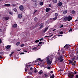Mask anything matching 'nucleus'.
Here are the masks:
<instances>
[{
    "mask_svg": "<svg viewBox=\"0 0 78 78\" xmlns=\"http://www.w3.org/2000/svg\"><path fill=\"white\" fill-rule=\"evenodd\" d=\"M75 59H70L69 60V64H71L72 66H75V64L76 63V62L75 61Z\"/></svg>",
    "mask_w": 78,
    "mask_h": 78,
    "instance_id": "1",
    "label": "nucleus"
},
{
    "mask_svg": "<svg viewBox=\"0 0 78 78\" xmlns=\"http://www.w3.org/2000/svg\"><path fill=\"white\" fill-rule=\"evenodd\" d=\"M52 61H53V60H52V59H47L46 60V62L47 63V64H48V65H50V64H51V63H52Z\"/></svg>",
    "mask_w": 78,
    "mask_h": 78,
    "instance_id": "2",
    "label": "nucleus"
},
{
    "mask_svg": "<svg viewBox=\"0 0 78 78\" xmlns=\"http://www.w3.org/2000/svg\"><path fill=\"white\" fill-rule=\"evenodd\" d=\"M44 61V59L41 60V59H37L35 61V62H38V65H40L41 63Z\"/></svg>",
    "mask_w": 78,
    "mask_h": 78,
    "instance_id": "3",
    "label": "nucleus"
},
{
    "mask_svg": "<svg viewBox=\"0 0 78 78\" xmlns=\"http://www.w3.org/2000/svg\"><path fill=\"white\" fill-rule=\"evenodd\" d=\"M64 61V59H56L55 61V62H61Z\"/></svg>",
    "mask_w": 78,
    "mask_h": 78,
    "instance_id": "4",
    "label": "nucleus"
},
{
    "mask_svg": "<svg viewBox=\"0 0 78 78\" xmlns=\"http://www.w3.org/2000/svg\"><path fill=\"white\" fill-rule=\"evenodd\" d=\"M68 76L69 78H73V77H74V74H70V73L69 74H68Z\"/></svg>",
    "mask_w": 78,
    "mask_h": 78,
    "instance_id": "5",
    "label": "nucleus"
},
{
    "mask_svg": "<svg viewBox=\"0 0 78 78\" xmlns=\"http://www.w3.org/2000/svg\"><path fill=\"white\" fill-rule=\"evenodd\" d=\"M40 27L39 28L40 29L41 28H43L44 27V23H41L40 25Z\"/></svg>",
    "mask_w": 78,
    "mask_h": 78,
    "instance_id": "6",
    "label": "nucleus"
},
{
    "mask_svg": "<svg viewBox=\"0 0 78 78\" xmlns=\"http://www.w3.org/2000/svg\"><path fill=\"white\" fill-rule=\"evenodd\" d=\"M67 18L68 19V21H70V20L72 19V18L70 16H69L68 17H67Z\"/></svg>",
    "mask_w": 78,
    "mask_h": 78,
    "instance_id": "7",
    "label": "nucleus"
},
{
    "mask_svg": "<svg viewBox=\"0 0 78 78\" xmlns=\"http://www.w3.org/2000/svg\"><path fill=\"white\" fill-rule=\"evenodd\" d=\"M20 9L21 11H23V6L22 5H20Z\"/></svg>",
    "mask_w": 78,
    "mask_h": 78,
    "instance_id": "8",
    "label": "nucleus"
},
{
    "mask_svg": "<svg viewBox=\"0 0 78 78\" xmlns=\"http://www.w3.org/2000/svg\"><path fill=\"white\" fill-rule=\"evenodd\" d=\"M51 9L50 8H46V11L47 12H48L49 11H50Z\"/></svg>",
    "mask_w": 78,
    "mask_h": 78,
    "instance_id": "9",
    "label": "nucleus"
},
{
    "mask_svg": "<svg viewBox=\"0 0 78 78\" xmlns=\"http://www.w3.org/2000/svg\"><path fill=\"white\" fill-rule=\"evenodd\" d=\"M49 74H50V78H55V75H54V74H52L51 76V74L49 73Z\"/></svg>",
    "mask_w": 78,
    "mask_h": 78,
    "instance_id": "10",
    "label": "nucleus"
},
{
    "mask_svg": "<svg viewBox=\"0 0 78 78\" xmlns=\"http://www.w3.org/2000/svg\"><path fill=\"white\" fill-rule=\"evenodd\" d=\"M44 73V71H43L41 70L40 72H38V73L40 74V75H41L42 74Z\"/></svg>",
    "mask_w": 78,
    "mask_h": 78,
    "instance_id": "11",
    "label": "nucleus"
},
{
    "mask_svg": "<svg viewBox=\"0 0 78 78\" xmlns=\"http://www.w3.org/2000/svg\"><path fill=\"white\" fill-rule=\"evenodd\" d=\"M48 27H45L43 31L44 33H45L46 31L47 30H48Z\"/></svg>",
    "mask_w": 78,
    "mask_h": 78,
    "instance_id": "12",
    "label": "nucleus"
},
{
    "mask_svg": "<svg viewBox=\"0 0 78 78\" xmlns=\"http://www.w3.org/2000/svg\"><path fill=\"white\" fill-rule=\"evenodd\" d=\"M64 55H61L59 56V58H58L57 59H62V58H64Z\"/></svg>",
    "mask_w": 78,
    "mask_h": 78,
    "instance_id": "13",
    "label": "nucleus"
},
{
    "mask_svg": "<svg viewBox=\"0 0 78 78\" xmlns=\"http://www.w3.org/2000/svg\"><path fill=\"white\" fill-rule=\"evenodd\" d=\"M22 15L20 14H19L18 15V17H19V18H20V19L21 18H22Z\"/></svg>",
    "mask_w": 78,
    "mask_h": 78,
    "instance_id": "14",
    "label": "nucleus"
},
{
    "mask_svg": "<svg viewBox=\"0 0 78 78\" xmlns=\"http://www.w3.org/2000/svg\"><path fill=\"white\" fill-rule=\"evenodd\" d=\"M6 47V48H7V49H9V48H11V45H7Z\"/></svg>",
    "mask_w": 78,
    "mask_h": 78,
    "instance_id": "15",
    "label": "nucleus"
},
{
    "mask_svg": "<svg viewBox=\"0 0 78 78\" xmlns=\"http://www.w3.org/2000/svg\"><path fill=\"white\" fill-rule=\"evenodd\" d=\"M58 4L59 6H61L62 5V3L61 2H60Z\"/></svg>",
    "mask_w": 78,
    "mask_h": 78,
    "instance_id": "16",
    "label": "nucleus"
},
{
    "mask_svg": "<svg viewBox=\"0 0 78 78\" xmlns=\"http://www.w3.org/2000/svg\"><path fill=\"white\" fill-rule=\"evenodd\" d=\"M13 27H14L15 28H17V24H15L12 26Z\"/></svg>",
    "mask_w": 78,
    "mask_h": 78,
    "instance_id": "17",
    "label": "nucleus"
},
{
    "mask_svg": "<svg viewBox=\"0 0 78 78\" xmlns=\"http://www.w3.org/2000/svg\"><path fill=\"white\" fill-rule=\"evenodd\" d=\"M5 20H9V17H6L5 18Z\"/></svg>",
    "mask_w": 78,
    "mask_h": 78,
    "instance_id": "18",
    "label": "nucleus"
},
{
    "mask_svg": "<svg viewBox=\"0 0 78 78\" xmlns=\"http://www.w3.org/2000/svg\"><path fill=\"white\" fill-rule=\"evenodd\" d=\"M34 28H35V27L34 26H33V27H30L29 28V29L30 30H33V29H34Z\"/></svg>",
    "mask_w": 78,
    "mask_h": 78,
    "instance_id": "19",
    "label": "nucleus"
},
{
    "mask_svg": "<svg viewBox=\"0 0 78 78\" xmlns=\"http://www.w3.org/2000/svg\"><path fill=\"white\" fill-rule=\"evenodd\" d=\"M65 47H66V49H68V48H69V47L68 46V45H67V44L64 47V48Z\"/></svg>",
    "mask_w": 78,
    "mask_h": 78,
    "instance_id": "20",
    "label": "nucleus"
},
{
    "mask_svg": "<svg viewBox=\"0 0 78 78\" xmlns=\"http://www.w3.org/2000/svg\"><path fill=\"white\" fill-rule=\"evenodd\" d=\"M4 6H10V4H5Z\"/></svg>",
    "mask_w": 78,
    "mask_h": 78,
    "instance_id": "21",
    "label": "nucleus"
},
{
    "mask_svg": "<svg viewBox=\"0 0 78 78\" xmlns=\"http://www.w3.org/2000/svg\"><path fill=\"white\" fill-rule=\"evenodd\" d=\"M20 42H17L16 44V45H17V46H18V45H19L20 44Z\"/></svg>",
    "mask_w": 78,
    "mask_h": 78,
    "instance_id": "22",
    "label": "nucleus"
},
{
    "mask_svg": "<svg viewBox=\"0 0 78 78\" xmlns=\"http://www.w3.org/2000/svg\"><path fill=\"white\" fill-rule=\"evenodd\" d=\"M64 20H65V21H66L67 20H68V19L67 18V17H66L64 19Z\"/></svg>",
    "mask_w": 78,
    "mask_h": 78,
    "instance_id": "23",
    "label": "nucleus"
},
{
    "mask_svg": "<svg viewBox=\"0 0 78 78\" xmlns=\"http://www.w3.org/2000/svg\"><path fill=\"white\" fill-rule=\"evenodd\" d=\"M37 47H35L32 48V50H37Z\"/></svg>",
    "mask_w": 78,
    "mask_h": 78,
    "instance_id": "24",
    "label": "nucleus"
},
{
    "mask_svg": "<svg viewBox=\"0 0 78 78\" xmlns=\"http://www.w3.org/2000/svg\"><path fill=\"white\" fill-rule=\"evenodd\" d=\"M43 4H44V3L42 2H41L40 3V5H41V6H42V5H43Z\"/></svg>",
    "mask_w": 78,
    "mask_h": 78,
    "instance_id": "25",
    "label": "nucleus"
},
{
    "mask_svg": "<svg viewBox=\"0 0 78 78\" xmlns=\"http://www.w3.org/2000/svg\"><path fill=\"white\" fill-rule=\"evenodd\" d=\"M58 13H55V17H58Z\"/></svg>",
    "mask_w": 78,
    "mask_h": 78,
    "instance_id": "26",
    "label": "nucleus"
},
{
    "mask_svg": "<svg viewBox=\"0 0 78 78\" xmlns=\"http://www.w3.org/2000/svg\"><path fill=\"white\" fill-rule=\"evenodd\" d=\"M34 20L35 22H37V18L36 17L34 19Z\"/></svg>",
    "mask_w": 78,
    "mask_h": 78,
    "instance_id": "27",
    "label": "nucleus"
},
{
    "mask_svg": "<svg viewBox=\"0 0 78 78\" xmlns=\"http://www.w3.org/2000/svg\"><path fill=\"white\" fill-rule=\"evenodd\" d=\"M28 66H29V67H31V65L30 64L29 65H28V66H27L26 65V67H27V68H28Z\"/></svg>",
    "mask_w": 78,
    "mask_h": 78,
    "instance_id": "28",
    "label": "nucleus"
},
{
    "mask_svg": "<svg viewBox=\"0 0 78 78\" xmlns=\"http://www.w3.org/2000/svg\"><path fill=\"white\" fill-rule=\"evenodd\" d=\"M28 73H29L30 75H31L33 74V73L31 72H28Z\"/></svg>",
    "mask_w": 78,
    "mask_h": 78,
    "instance_id": "29",
    "label": "nucleus"
},
{
    "mask_svg": "<svg viewBox=\"0 0 78 78\" xmlns=\"http://www.w3.org/2000/svg\"><path fill=\"white\" fill-rule=\"evenodd\" d=\"M51 58L50 56H48V57H46V59H50Z\"/></svg>",
    "mask_w": 78,
    "mask_h": 78,
    "instance_id": "30",
    "label": "nucleus"
},
{
    "mask_svg": "<svg viewBox=\"0 0 78 78\" xmlns=\"http://www.w3.org/2000/svg\"><path fill=\"white\" fill-rule=\"evenodd\" d=\"M67 12V10L63 12V13L64 14H66Z\"/></svg>",
    "mask_w": 78,
    "mask_h": 78,
    "instance_id": "31",
    "label": "nucleus"
},
{
    "mask_svg": "<svg viewBox=\"0 0 78 78\" xmlns=\"http://www.w3.org/2000/svg\"><path fill=\"white\" fill-rule=\"evenodd\" d=\"M39 42V40H36L35 41V42H36V43H37V42Z\"/></svg>",
    "mask_w": 78,
    "mask_h": 78,
    "instance_id": "32",
    "label": "nucleus"
},
{
    "mask_svg": "<svg viewBox=\"0 0 78 78\" xmlns=\"http://www.w3.org/2000/svg\"><path fill=\"white\" fill-rule=\"evenodd\" d=\"M57 19V17H56L54 18H53V20H56Z\"/></svg>",
    "mask_w": 78,
    "mask_h": 78,
    "instance_id": "33",
    "label": "nucleus"
},
{
    "mask_svg": "<svg viewBox=\"0 0 78 78\" xmlns=\"http://www.w3.org/2000/svg\"><path fill=\"white\" fill-rule=\"evenodd\" d=\"M14 53V51H12L11 54L10 55V56H11Z\"/></svg>",
    "mask_w": 78,
    "mask_h": 78,
    "instance_id": "34",
    "label": "nucleus"
},
{
    "mask_svg": "<svg viewBox=\"0 0 78 78\" xmlns=\"http://www.w3.org/2000/svg\"><path fill=\"white\" fill-rule=\"evenodd\" d=\"M44 75L45 77H46V78H47V77H48V75H47V74H44Z\"/></svg>",
    "mask_w": 78,
    "mask_h": 78,
    "instance_id": "35",
    "label": "nucleus"
},
{
    "mask_svg": "<svg viewBox=\"0 0 78 78\" xmlns=\"http://www.w3.org/2000/svg\"><path fill=\"white\" fill-rule=\"evenodd\" d=\"M59 34H63V32H62V31H60Z\"/></svg>",
    "mask_w": 78,
    "mask_h": 78,
    "instance_id": "36",
    "label": "nucleus"
},
{
    "mask_svg": "<svg viewBox=\"0 0 78 78\" xmlns=\"http://www.w3.org/2000/svg\"><path fill=\"white\" fill-rule=\"evenodd\" d=\"M13 11H15V12H17V9H16V8H14L13 9Z\"/></svg>",
    "mask_w": 78,
    "mask_h": 78,
    "instance_id": "37",
    "label": "nucleus"
},
{
    "mask_svg": "<svg viewBox=\"0 0 78 78\" xmlns=\"http://www.w3.org/2000/svg\"><path fill=\"white\" fill-rule=\"evenodd\" d=\"M72 14H75V11H72Z\"/></svg>",
    "mask_w": 78,
    "mask_h": 78,
    "instance_id": "38",
    "label": "nucleus"
},
{
    "mask_svg": "<svg viewBox=\"0 0 78 78\" xmlns=\"http://www.w3.org/2000/svg\"><path fill=\"white\" fill-rule=\"evenodd\" d=\"M77 72L76 71H74V73H73V75H75V74H76Z\"/></svg>",
    "mask_w": 78,
    "mask_h": 78,
    "instance_id": "39",
    "label": "nucleus"
},
{
    "mask_svg": "<svg viewBox=\"0 0 78 78\" xmlns=\"http://www.w3.org/2000/svg\"><path fill=\"white\" fill-rule=\"evenodd\" d=\"M9 14H11V15H12V14H13V13L12 12H9Z\"/></svg>",
    "mask_w": 78,
    "mask_h": 78,
    "instance_id": "40",
    "label": "nucleus"
},
{
    "mask_svg": "<svg viewBox=\"0 0 78 78\" xmlns=\"http://www.w3.org/2000/svg\"><path fill=\"white\" fill-rule=\"evenodd\" d=\"M75 58L76 59H78V55L75 56L74 59H75Z\"/></svg>",
    "mask_w": 78,
    "mask_h": 78,
    "instance_id": "41",
    "label": "nucleus"
},
{
    "mask_svg": "<svg viewBox=\"0 0 78 78\" xmlns=\"http://www.w3.org/2000/svg\"><path fill=\"white\" fill-rule=\"evenodd\" d=\"M53 2L54 3H56L57 2V0H54Z\"/></svg>",
    "mask_w": 78,
    "mask_h": 78,
    "instance_id": "42",
    "label": "nucleus"
},
{
    "mask_svg": "<svg viewBox=\"0 0 78 78\" xmlns=\"http://www.w3.org/2000/svg\"><path fill=\"white\" fill-rule=\"evenodd\" d=\"M47 69L49 70H50L51 69V68L50 67V66H48L47 67Z\"/></svg>",
    "mask_w": 78,
    "mask_h": 78,
    "instance_id": "43",
    "label": "nucleus"
},
{
    "mask_svg": "<svg viewBox=\"0 0 78 78\" xmlns=\"http://www.w3.org/2000/svg\"><path fill=\"white\" fill-rule=\"evenodd\" d=\"M69 73H70V74H73V72H71L70 73H69L68 74H69Z\"/></svg>",
    "mask_w": 78,
    "mask_h": 78,
    "instance_id": "44",
    "label": "nucleus"
},
{
    "mask_svg": "<svg viewBox=\"0 0 78 78\" xmlns=\"http://www.w3.org/2000/svg\"><path fill=\"white\" fill-rule=\"evenodd\" d=\"M20 46H21V47H24V44H21Z\"/></svg>",
    "mask_w": 78,
    "mask_h": 78,
    "instance_id": "45",
    "label": "nucleus"
},
{
    "mask_svg": "<svg viewBox=\"0 0 78 78\" xmlns=\"http://www.w3.org/2000/svg\"><path fill=\"white\" fill-rule=\"evenodd\" d=\"M27 69H28L27 68H25V72H27V71H28Z\"/></svg>",
    "mask_w": 78,
    "mask_h": 78,
    "instance_id": "46",
    "label": "nucleus"
},
{
    "mask_svg": "<svg viewBox=\"0 0 78 78\" xmlns=\"http://www.w3.org/2000/svg\"><path fill=\"white\" fill-rule=\"evenodd\" d=\"M75 78H78V75H76Z\"/></svg>",
    "mask_w": 78,
    "mask_h": 78,
    "instance_id": "47",
    "label": "nucleus"
},
{
    "mask_svg": "<svg viewBox=\"0 0 78 78\" xmlns=\"http://www.w3.org/2000/svg\"><path fill=\"white\" fill-rule=\"evenodd\" d=\"M64 27V25H62L60 27V28H62V27Z\"/></svg>",
    "mask_w": 78,
    "mask_h": 78,
    "instance_id": "48",
    "label": "nucleus"
},
{
    "mask_svg": "<svg viewBox=\"0 0 78 78\" xmlns=\"http://www.w3.org/2000/svg\"><path fill=\"white\" fill-rule=\"evenodd\" d=\"M34 73H37V71L36 70H35L34 72Z\"/></svg>",
    "mask_w": 78,
    "mask_h": 78,
    "instance_id": "49",
    "label": "nucleus"
},
{
    "mask_svg": "<svg viewBox=\"0 0 78 78\" xmlns=\"http://www.w3.org/2000/svg\"><path fill=\"white\" fill-rule=\"evenodd\" d=\"M24 54H25L24 52H21L20 53V55H24Z\"/></svg>",
    "mask_w": 78,
    "mask_h": 78,
    "instance_id": "50",
    "label": "nucleus"
},
{
    "mask_svg": "<svg viewBox=\"0 0 78 78\" xmlns=\"http://www.w3.org/2000/svg\"><path fill=\"white\" fill-rule=\"evenodd\" d=\"M43 40H44V39L43 38L40 39V41H43Z\"/></svg>",
    "mask_w": 78,
    "mask_h": 78,
    "instance_id": "51",
    "label": "nucleus"
},
{
    "mask_svg": "<svg viewBox=\"0 0 78 78\" xmlns=\"http://www.w3.org/2000/svg\"><path fill=\"white\" fill-rule=\"evenodd\" d=\"M36 12H37V10H35L34 12V13Z\"/></svg>",
    "mask_w": 78,
    "mask_h": 78,
    "instance_id": "52",
    "label": "nucleus"
},
{
    "mask_svg": "<svg viewBox=\"0 0 78 78\" xmlns=\"http://www.w3.org/2000/svg\"><path fill=\"white\" fill-rule=\"evenodd\" d=\"M33 2H36V0H33Z\"/></svg>",
    "mask_w": 78,
    "mask_h": 78,
    "instance_id": "53",
    "label": "nucleus"
},
{
    "mask_svg": "<svg viewBox=\"0 0 78 78\" xmlns=\"http://www.w3.org/2000/svg\"><path fill=\"white\" fill-rule=\"evenodd\" d=\"M51 5H49L48 6V7L49 8H50V7H51Z\"/></svg>",
    "mask_w": 78,
    "mask_h": 78,
    "instance_id": "54",
    "label": "nucleus"
},
{
    "mask_svg": "<svg viewBox=\"0 0 78 78\" xmlns=\"http://www.w3.org/2000/svg\"><path fill=\"white\" fill-rule=\"evenodd\" d=\"M72 31V29H70L69 30V32H70V31Z\"/></svg>",
    "mask_w": 78,
    "mask_h": 78,
    "instance_id": "55",
    "label": "nucleus"
},
{
    "mask_svg": "<svg viewBox=\"0 0 78 78\" xmlns=\"http://www.w3.org/2000/svg\"><path fill=\"white\" fill-rule=\"evenodd\" d=\"M33 69V68L31 67L30 69V70H31Z\"/></svg>",
    "mask_w": 78,
    "mask_h": 78,
    "instance_id": "56",
    "label": "nucleus"
},
{
    "mask_svg": "<svg viewBox=\"0 0 78 78\" xmlns=\"http://www.w3.org/2000/svg\"><path fill=\"white\" fill-rule=\"evenodd\" d=\"M0 44H2V40L0 39Z\"/></svg>",
    "mask_w": 78,
    "mask_h": 78,
    "instance_id": "57",
    "label": "nucleus"
},
{
    "mask_svg": "<svg viewBox=\"0 0 78 78\" xmlns=\"http://www.w3.org/2000/svg\"><path fill=\"white\" fill-rule=\"evenodd\" d=\"M2 29H0V32H2Z\"/></svg>",
    "mask_w": 78,
    "mask_h": 78,
    "instance_id": "58",
    "label": "nucleus"
},
{
    "mask_svg": "<svg viewBox=\"0 0 78 78\" xmlns=\"http://www.w3.org/2000/svg\"><path fill=\"white\" fill-rule=\"evenodd\" d=\"M50 73H53V71H51L50 72Z\"/></svg>",
    "mask_w": 78,
    "mask_h": 78,
    "instance_id": "59",
    "label": "nucleus"
},
{
    "mask_svg": "<svg viewBox=\"0 0 78 78\" xmlns=\"http://www.w3.org/2000/svg\"><path fill=\"white\" fill-rule=\"evenodd\" d=\"M60 71H63V69H60Z\"/></svg>",
    "mask_w": 78,
    "mask_h": 78,
    "instance_id": "60",
    "label": "nucleus"
},
{
    "mask_svg": "<svg viewBox=\"0 0 78 78\" xmlns=\"http://www.w3.org/2000/svg\"><path fill=\"white\" fill-rule=\"evenodd\" d=\"M53 35H54L53 34H52V35H51V36H50V37H51V36H53Z\"/></svg>",
    "mask_w": 78,
    "mask_h": 78,
    "instance_id": "61",
    "label": "nucleus"
},
{
    "mask_svg": "<svg viewBox=\"0 0 78 78\" xmlns=\"http://www.w3.org/2000/svg\"><path fill=\"white\" fill-rule=\"evenodd\" d=\"M42 42H40L39 43V44H42Z\"/></svg>",
    "mask_w": 78,
    "mask_h": 78,
    "instance_id": "62",
    "label": "nucleus"
},
{
    "mask_svg": "<svg viewBox=\"0 0 78 78\" xmlns=\"http://www.w3.org/2000/svg\"><path fill=\"white\" fill-rule=\"evenodd\" d=\"M23 51L24 52H27V51Z\"/></svg>",
    "mask_w": 78,
    "mask_h": 78,
    "instance_id": "63",
    "label": "nucleus"
},
{
    "mask_svg": "<svg viewBox=\"0 0 78 78\" xmlns=\"http://www.w3.org/2000/svg\"><path fill=\"white\" fill-rule=\"evenodd\" d=\"M2 56H0V59H2Z\"/></svg>",
    "mask_w": 78,
    "mask_h": 78,
    "instance_id": "64",
    "label": "nucleus"
}]
</instances>
